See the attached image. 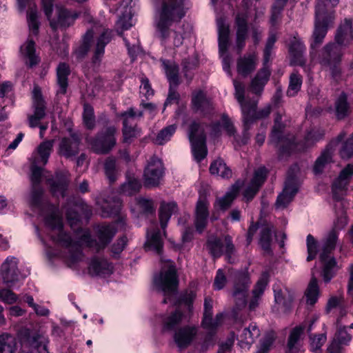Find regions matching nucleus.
<instances>
[{
    "instance_id": "nucleus-1",
    "label": "nucleus",
    "mask_w": 353,
    "mask_h": 353,
    "mask_svg": "<svg viewBox=\"0 0 353 353\" xmlns=\"http://www.w3.org/2000/svg\"><path fill=\"white\" fill-rule=\"evenodd\" d=\"M45 223L50 229L48 235L52 241L66 250L65 260L70 267L83 259V245L99 251L107 246L117 232L114 225L102 224L96 230L98 241L92 238L89 230L83 229L77 230L72 237L63 230L61 216L54 207L46 216Z\"/></svg>"
},
{
    "instance_id": "nucleus-2",
    "label": "nucleus",
    "mask_w": 353,
    "mask_h": 353,
    "mask_svg": "<svg viewBox=\"0 0 353 353\" xmlns=\"http://www.w3.org/2000/svg\"><path fill=\"white\" fill-rule=\"evenodd\" d=\"M283 114L278 112L274 118L270 141L279 147L283 152H290L293 150H301L312 146L315 142L319 141L324 135V132L320 130H312L308 132L304 139L303 145H295L294 140H290L283 137L285 124L281 123Z\"/></svg>"
},
{
    "instance_id": "nucleus-3",
    "label": "nucleus",
    "mask_w": 353,
    "mask_h": 353,
    "mask_svg": "<svg viewBox=\"0 0 353 353\" xmlns=\"http://www.w3.org/2000/svg\"><path fill=\"white\" fill-rule=\"evenodd\" d=\"M353 176V164H348L343 169L339 176L332 183V190L333 197L336 200L334 208L336 210V219L334 221L332 230H340L347 224V218L344 208L347 205L346 201L342 196L347 189L350 179Z\"/></svg>"
},
{
    "instance_id": "nucleus-4",
    "label": "nucleus",
    "mask_w": 353,
    "mask_h": 353,
    "mask_svg": "<svg viewBox=\"0 0 353 353\" xmlns=\"http://www.w3.org/2000/svg\"><path fill=\"white\" fill-rule=\"evenodd\" d=\"M185 14L183 0H161L155 10V23L163 40L168 38L169 28Z\"/></svg>"
},
{
    "instance_id": "nucleus-5",
    "label": "nucleus",
    "mask_w": 353,
    "mask_h": 353,
    "mask_svg": "<svg viewBox=\"0 0 353 353\" xmlns=\"http://www.w3.org/2000/svg\"><path fill=\"white\" fill-rule=\"evenodd\" d=\"M196 296L195 288H190L181 296L178 307L171 314L163 319V329L164 331L174 330L186 318L187 314L192 310V303Z\"/></svg>"
},
{
    "instance_id": "nucleus-6",
    "label": "nucleus",
    "mask_w": 353,
    "mask_h": 353,
    "mask_svg": "<svg viewBox=\"0 0 353 353\" xmlns=\"http://www.w3.org/2000/svg\"><path fill=\"white\" fill-rule=\"evenodd\" d=\"M325 2H317L316 6V18L310 41V48L312 49L319 47L323 42L328 28L334 23V12H325Z\"/></svg>"
},
{
    "instance_id": "nucleus-7",
    "label": "nucleus",
    "mask_w": 353,
    "mask_h": 353,
    "mask_svg": "<svg viewBox=\"0 0 353 353\" xmlns=\"http://www.w3.org/2000/svg\"><path fill=\"white\" fill-rule=\"evenodd\" d=\"M154 284L160 291L163 292L165 298L163 303H167L170 296L176 292L179 281L174 263L170 260L165 261V265L158 276L154 278Z\"/></svg>"
},
{
    "instance_id": "nucleus-8",
    "label": "nucleus",
    "mask_w": 353,
    "mask_h": 353,
    "mask_svg": "<svg viewBox=\"0 0 353 353\" xmlns=\"http://www.w3.org/2000/svg\"><path fill=\"white\" fill-rule=\"evenodd\" d=\"M337 239V232L332 230L325 236L321 248L320 260L323 263V278L325 283L330 282L334 275L336 262L330 254L336 247Z\"/></svg>"
},
{
    "instance_id": "nucleus-9",
    "label": "nucleus",
    "mask_w": 353,
    "mask_h": 353,
    "mask_svg": "<svg viewBox=\"0 0 353 353\" xmlns=\"http://www.w3.org/2000/svg\"><path fill=\"white\" fill-rule=\"evenodd\" d=\"M276 41V35L271 32L268 38L263 54V68L261 69L251 82V89L255 94H261L268 82L270 71L268 66L272 54V50Z\"/></svg>"
},
{
    "instance_id": "nucleus-10",
    "label": "nucleus",
    "mask_w": 353,
    "mask_h": 353,
    "mask_svg": "<svg viewBox=\"0 0 353 353\" xmlns=\"http://www.w3.org/2000/svg\"><path fill=\"white\" fill-rule=\"evenodd\" d=\"M41 3L43 12L50 21V26L53 29H56L59 26L67 28L72 25L78 17L77 13H72L63 8H57V19H52L51 17L54 8L53 0H41Z\"/></svg>"
},
{
    "instance_id": "nucleus-11",
    "label": "nucleus",
    "mask_w": 353,
    "mask_h": 353,
    "mask_svg": "<svg viewBox=\"0 0 353 353\" xmlns=\"http://www.w3.org/2000/svg\"><path fill=\"white\" fill-rule=\"evenodd\" d=\"M251 283L248 271L236 272L233 281L232 296L236 310L246 306L248 292Z\"/></svg>"
},
{
    "instance_id": "nucleus-12",
    "label": "nucleus",
    "mask_w": 353,
    "mask_h": 353,
    "mask_svg": "<svg viewBox=\"0 0 353 353\" xmlns=\"http://www.w3.org/2000/svg\"><path fill=\"white\" fill-rule=\"evenodd\" d=\"M32 108L33 114L28 116L29 125L30 128L39 127L40 137L43 138L48 123L40 125L41 120L46 117V103L38 87H35L32 92Z\"/></svg>"
},
{
    "instance_id": "nucleus-13",
    "label": "nucleus",
    "mask_w": 353,
    "mask_h": 353,
    "mask_svg": "<svg viewBox=\"0 0 353 353\" xmlns=\"http://www.w3.org/2000/svg\"><path fill=\"white\" fill-rule=\"evenodd\" d=\"M116 133L117 128L114 126H109L104 131L98 133L94 139L87 138L86 141L94 152L107 154L116 145Z\"/></svg>"
},
{
    "instance_id": "nucleus-14",
    "label": "nucleus",
    "mask_w": 353,
    "mask_h": 353,
    "mask_svg": "<svg viewBox=\"0 0 353 353\" xmlns=\"http://www.w3.org/2000/svg\"><path fill=\"white\" fill-rule=\"evenodd\" d=\"M342 47L337 43H330L325 45L321 51L320 63L330 68L334 77L339 73L336 65L340 63L341 59Z\"/></svg>"
},
{
    "instance_id": "nucleus-15",
    "label": "nucleus",
    "mask_w": 353,
    "mask_h": 353,
    "mask_svg": "<svg viewBox=\"0 0 353 353\" xmlns=\"http://www.w3.org/2000/svg\"><path fill=\"white\" fill-rule=\"evenodd\" d=\"M216 23L219 34V53L220 56L222 57L223 68L224 71H225L228 74V75L231 77V58L227 54L230 34L229 26L225 23V19L223 18L217 19Z\"/></svg>"
},
{
    "instance_id": "nucleus-16",
    "label": "nucleus",
    "mask_w": 353,
    "mask_h": 353,
    "mask_svg": "<svg viewBox=\"0 0 353 353\" xmlns=\"http://www.w3.org/2000/svg\"><path fill=\"white\" fill-rule=\"evenodd\" d=\"M189 139L192 145V151L196 161L200 162L207 155L205 135L199 124L193 123L190 128Z\"/></svg>"
},
{
    "instance_id": "nucleus-17",
    "label": "nucleus",
    "mask_w": 353,
    "mask_h": 353,
    "mask_svg": "<svg viewBox=\"0 0 353 353\" xmlns=\"http://www.w3.org/2000/svg\"><path fill=\"white\" fill-rule=\"evenodd\" d=\"M164 168L161 160L152 157L148 161L143 172V185L146 188L156 187L159 185L163 176Z\"/></svg>"
},
{
    "instance_id": "nucleus-18",
    "label": "nucleus",
    "mask_w": 353,
    "mask_h": 353,
    "mask_svg": "<svg viewBox=\"0 0 353 353\" xmlns=\"http://www.w3.org/2000/svg\"><path fill=\"white\" fill-rule=\"evenodd\" d=\"M19 260L10 256L2 263L0 274L3 283L8 287H12L19 279V270L18 269Z\"/></svg>"
},
{
    "instance_id": "nucleus-19",
    "label": "nucleus",
    "mask_w": 353,
    "mask_h": 353,
    "mask_svg": "<svg viewBox=\"0 0 353 353\" xmlns=\"http://www.w3.org/2000/svg\"><path fill=\"white\" fill-rule=\"evenodd\" d=\"M47 338L42 335H30L22 340L21 350L19 353H49Z\"/></svg>"
},
{
    "instance_id": "nucleus-20",
    "label": "nucleus",
    "mask_w": 353,
    "mask_h": 353,
    "mask_svg": "<svg viewBox=\"0 0 353 353\" xmlns=\"http://www.w3.org/2000/svg\"><path fill=\"white\" fill-rule=\"evenodd\" d=\"M223 314L219 313L212 319V301L210 298H205L204 301V312L202 321V326L209 333H213L223 322Z\"/></svg>"
},
{
    "instance_id": "nucleus-21",
    "label": "nucleus",
    "mask_w": 353,
    "mask_h": 353,
    "mask_svg": "<svg viewBox=\"0 0 353 353\" xmlns=\"http://www.w3.org/2000/svg\"><path fill=\"white\" fill-rule=\"evenodd\" d=\"M233 84L235 89V97L241 105L245 121L248 122L250 119V115H253V114H254L256 101H250L244 99L245 88L242 83L234 79Z\"/></svg>"
},
{
    "instance_id": "nucleus-22",
    "label": "nucleus",
    "mask_w": 353,
    "mask_h": 353,
    "mask_svg": "<svg viewBox=\"0 0 353 353\" xmlns=\"http://www.w3.org/2000/svg\"><path fill=\"white\" fill-rule=\"evenodd\" d=\"M17 1L19 12H23L26 8H28L27 20L30 31L31 34L37 35L39 32V23L36 6L32 3V0H17Z\"/></svg>"
},
{
    "instance_id": "nucleus-23",
    "label": "nucleus",
    "mask_w": 353,
    "mask_h": 353,
    "mask_svg": "<svg viewBox=\"0 0 353 353\" xmlns=\"http://www.w3.org/2000/svg\"><path fill=\"white\" fill-rule=\"evenodd\" d=\"M80 139L76 134L70 137H63L60 141L57 152L66 159L76 156L79 152Z\"/></svg>"
},
{
    "instance_id": "nucleus-24",
    "label": "nucleus",
    "mask_w": 353,
    "mask_h": 353,
    "mask_svg": "<svg viewBox=\"0 0 353 353\" xmlns=\"http://www.w3.org/2000/svg\"><path fill=\"white\" fill-rule=\"evenodd\" d=\"M298 191V186L293 176H289L285 182V188L276 199L277 208L283 209L292 201Z\"/></svg>"
},
{
    "instance_id": "nucleus-25",
    "label": "nucleus",
    "mask_w": 353,
    "mask_h": 353,
    "mask_svg": "<svg viewBox=\"0 0 353 353\" xmlns=\"http://www.w3.org/2000/svg\"><path fill=\"white\" fill-rule=\"evenodd\" d=\"M267 172V170L264 167H261L255 170L250 183L243 192V196L247 201L252 200L258 192L259 188L265 181Z\"/></svg>"
},
{
    "instance_id": "nucleus-26",
    "label": "nucleus",
    "mask_w": 353,
    "mask_h": 353,
    "mask_svg": "<svg viewBox=\"0 0 353 353\" xmlns=\"http://www.w3.org/2000/svg\"><path fill=\"white\" fill-rule=\"evenodd\" d=\"M305 46L296 36H294L289 45V53L291 58V64L303 66L305 63L304 53Z\"/></svg>"
},
{
    "instance_id": "nucleus-27",
    "label": "nucleus",
    "mask_w": 353,
    "mask_h": 353,
    "mask_svg": "<svg viewBox=\"0 0 353 353\" xmlns=\"http://www.w3.org/2000/svg\"><path fill=\"white\" fill-rule=\"evenodd\" d=\"M353 41V21L345 19L335 34V41L341 46H347Z\"/></svg>"
},
{
    "instance_id": "nucleus-28",
    "label": "nucleus",
    "mask_w": 353,
    "mask_h": 353,
    "mask_svg": "<svg viewBox=\"0 0 353 353\" xmlns=\"http://www.w3.org/2000/svg\"><path fill=\"white\" fill-rule=\"evenodd\" d=\"M268 273L263 272L255 284L252 291V296L248 303L250 310H254L259 305L261 297L268 283Z\"/></svg>"
},
{
    "instance_id": "nucleus-29",
    "label": "nucleus",
    "mask_w": 353,
    "mask_h": 353,
    "mask_svg": "<svg viewBox=\"0 0 353 353\" xmlns=\"http://www.w3.org/2000/svg\"><path fill=\"white\" fill-rule=\"evenodd\" d=\"M208 203L205 199H199L195 210V228L198 232L201 233L208 223Z\"/></svg>"
},
{
    "instance_id": "nucleus-30",
    "label": "nucleus",
    "mask_w": 353,
    "mask_h": 353,
    "mask_svg": "<svg viewBox=\"0 0 353 353\" xmlns=\"http://www.w3.org/2000/svg\"><path fill=\"white\" fill-rule=\"evenodd\" d=\"M192 105L195 112L203 114L210 112L213 109L211 100L202 90H196L192 93Z\"/></svg>"
},
{
    "instance_id": "nucleus-31",
    "label": "nucleus",
    "mask_w": 353,
    "mask_h": 353,
    "mask_svg": "<svg viewBox=\"0 0 353 353\" xmlns=\"http://www.w3.org/2000/svg\"><path fill=\"white\" fill-rule=\"evenodd\" d=\"M257 61L255 53H250L240 57L236 63L237 72L243 77L248 76L256 69Z\"/></svg>"
},
{
    "instance_id": "nucleus-32",
    "label": "nucleus",
    "mask_w": 353,
    "mask_h": 353,
    "mask_svg": "<svg viewBox=\"0 0 353 353\" xmlns=\"http://www.w3.org/2000/svg\"><path fill=\"white\" fill-rule=\"evenodd\" d=\"M54 143V140H46L41 142L32 153L30 160L46 165L52 152Z\"/></svg>"
},
{
    "instance_id": "nucleus-33",
    "label": "nucleus",
    "mask_w": 353,
    "mask_h": 353,
    "mask_svg": "<svg viewBox=\"0 0 353 353\" xmlns=\"http://www.w3.org/2000/svg\"><path fill=\"white\" fill-rule=\"evenodd\" d=\"M197 333L195 327H184L177 330L174 335V340L179 348L188 347Z\"/></svg>"
},
{
    "instance_id": "nucleus-34",
    "label": "nucleus",
    "mask_w": 353,
    "mask_h": 353,
    "mask_svg": "<svg viewBox=\"0 0 353 353\" xmlns=\"http://www.w3.org/2000/svg\"><path fill=\"white\" fill-rule=\"evenodd\" d=\"M236 46L239 52H241L245 44L248 34L247 16L239 14L236 17Z\"/></svg>"
},
{
    "instance_id": "nucleus-35",
    "label": "nucleus",
    "mask_w": 353,
    "mask_h": 353,
    "mask_svg": "<svg viewBox=\"0 0 353 353\" xmlns=\"http://www.w3.org/2000/svg\"><path fill=\"white\" fill-rule=\"evenodd\" d=\"M21 55L26 59V63L30 67H33L40 61L39 57L36 54L35 42L29 37L27 41L21 46Z\"/></svg>"
},
{
    "instance_id": "nucleus-36",
    "label": "nucleus",
    "mask_w": 353,
    "mask_h": 353,
    "mask_svg": "<svg viewBox=\"0 0 353 353\" xmlns=\"http://www.w3.org/2000/svg\"><path fill=\"white\" fill-rule=\"evenodd\" d=\"M113 266L105 259L94 257L89 265V271L96 275L110 274L112 272Z\"/></svg>"
},
{
    "instance_id": "nucleus-37",
    "label": "nucleus",
    "mask_w": 353,
    "mask_h": 353,
    "mask_svg": "<svg viewBox=\"0 0 353 353\" xmlns=\"http://www.w3.org/2000/svg\"><path fill=\"white\" fill-rule=\"evenodd\" d=\"M111 40V31L105 30L97 38L94 48V56L92 58L94 63H99L103 56L105 46Z\"/></svg>"
},
{
    "instance_id": "nucleus-38",
    "label": "nucleus",
    "mask_w": 353,
    "mask_h": 353,
    "mask_svg": "<svg viewBox=\"0 0 353 353\" xmlns=\"http://www.w3.org/2000/svg\"><path fill=\"white\" fill-rule=\"evenodd\" d=\"M260 335V330L255 324H250L248 327H245L239 335V345L242 348H249Z\"/></svg>"
},
{
    "instance_id": "nucleus-39",
    "label": "nucleus",
    "mask_w": 353,
    "mask_h": 353,
    "mask_svg": "<svg viewBox=\"0 0 353 353\" xmlns=\"http://www.w3.org/2000/svg\"><path fill=\"white\" fill-rule=\"evenodd\" d=\"M319 296L320 290L318 281L314 273H312L311 279L305 292L306 303L308 305H314L317 302Z\"/></svg>"
},
{
    "instance_id": "nucleus-40",
    "label": "nucleus",
    "mask_w": 353,
    "mask_h": 353,
    "mask_svg": "<svg viewBox=\"0 0 353 353\" xmlns=\"http://www.w3.org/2000/svg\"><path fill=\"white\" fill-rule=\"evenodd\" d=\"M48 183L54 194L61 195L62 197L65 196V191L68 186V180L65 177L57 174L54 178L48 179Z\"/></svg>"
},
{
    "instance_id": "nucleus-41",
    "label": "nucleus",
    "mask_w": 353,
    "mask_h": 353,
    "mask_svg": "<svg viewBox=\"0 0 353 353\" xmlns=\"http://www.w3.org/2000/svg\"><path fill=\"white\" fill-rule=\"evenodd\" d=\"M17 347L15 336L8 333L0 335V353H15Z\"/></svg>"
},
{
    "instance_id": "nucleus-42",
    "label": "nucleus",
    "mask_w": 353,
    "mask_h": 353,
    "mask_svg": "<svg viewBox=\"0 0 353 353\" xmlns=\"http://www.w3.org/2000/svg\"><path fill=\"white\" fill-rule=\"evenodd\" d=\"M70 74L69 66L65 63H60L57 68V82L59 86L58 93L64 94L68 87V77Z\"/></svg>"
},
{
    "instance_id": "nucleus-43",
    "label": "nucleus",
    "mask_w": 353,
    "mask_h": 353,
    "mask_svg": "<svg viewBox=\"0 0 353 353\" xmlns=\"http://www.w3.org/2000/svg\"><path fill=\"white\" fill-rule=\"evenodd\" d=\"M121 207V201L119 199L112 197L109 200H105L101 205V215L108 217L119 212Z\"/></svg>"
},
{
    "instance_id": "nucleus-44",
    "label": "nucleus",
    "mask_w": 353,
    "mask_h": 353,
    "mask_svg": "<svg viewBox=\"0 0 353 353\" xmlns=\"http://www.w3.org/2000/svg\"><path fill=\"white\" fill-rule=\"evenodd\" d=\"M177 210L176 204L174 202L163 203L159 209V219L161 228L165 229L173 213Z\"/></svg>"
},
{
    "instance_id": "nucleus-45",
    "label": "nucleus",
    "mask_w": 353,
    "mask_h": 353,
    "mask_svg": "<svg viewBox=\"0 0 353 353\" xmlns=\"http://www.w3.org/2000/svg\"><path fill=\"white\" fill-rule=\"evenodd\" d=\"M305 326L303 325H297L292 329L288 337L287 344L289 351L294 352L298 349L301 336H303Z\"/></svg>"
},
{
    "instance_id": "nucleus-46",
    "label": "nucleus",
    "mask_w": 353,
    "mask_h": 353,
    "mask_svg": "<svg viewBox=\"0 0 353 353\" xmlns=\"http://www.w3.org/2000/svg\"><path fill=\"white\" fill-rule=\"evenodd\" d=\"M162 65L170 85L176 86L179 84V67L172 61H162Z\"/></svg>"
},
{
    "instance_id": "nucleus-47",
    "label": "nucleus",
    "mask_w": 353,
    "mask_h": 353,
    "mask_svg": "<svg viewBox=\"0 0 353 353\" xmlns=\"http://www.w3.org/2000/svg\"><path fill=\"white\" fill-rule=\"evenodd\" d=\"M210 172L212 174H216L223 179H228L232 176V170L221 159H217L211 163Z\"/></svg>"
},
{
    "instance_id": "nucleus-48",
    "label": "nucleus",
    "mask_w": 353,
    "mask_h": 353,
    "mask_svg": "<svg viewBox=\"0 0 353 353\" xmlns=\"http://www.w3.org/2000/svg\"><path fill=\"white\" fill-rule=\"evenodd\" d=\"M145 248L147 250H153L157 254H161L163 248V243L159 230L154 231L150 236L148 233Z\"/></svg>"
},
{
    "instance_id": "nucleus-49",
    "label": "nucleus",
    "mask_w": 353,
    "mask_h": 353,
    "mask_svg": "<svg viewBox=\"0 0 353 353\" xmlns=\"http://www.w3.org/2000/svg\"><path fill=\"white\" fill-rule=\"evenodd\" d=\"M239 187L236 185L232 186L231 189L221 198L216 200L215 205L221 210H225L228 208L233 200L236 196Z\"/></svg>"
},
{
    "instance_id": "nucleus-50",
    "label": "nucleus",
    "mask_w": 353,
    "mask_h": 353,
    "mask_svg": "<svg viewBox=\"0 0 353 353\" xmlns=\"http://www.w3.org/2000/svg\"><path fill=\"white\" fill-rule=\"evenodd\" d=\"M302 82V77L297 72H292L290 76L287 95L288 97H294L300 90Z\"/></svg>"
},
{
    "instance_id": "nucleus-51",
    "label": "nucleus",
    "mask_w": 353,
    "mask_h": 353,
    "mask_svg": "<svg viewBox=\"0 0 353 353\" xmlns=\"http://www.w3.org/2000/svg\"><path fill=\"white\" fill-rule=\"evenodd\" d=\"M332 155L329 149L324 150L321 156L316 160L314 165V172L321 174L325 166L332 161Z\"/></svg>"
},
{
    "instance_id": "nucleus-52",
    "label": "nucleus",
    "mask_w": 353,
    "mask_h": 353,
    "mask_svg": "<svg viewBox=\"0 0 353 353\" xmlns=\"http://www.w3.org/2000/svg\"><path fill=\"white\" fill-rule=\"evenodd\" d=\"M141 187V184L138 179L128 178L120 188V191L125 195H132L138 192Z\"/></svg>"
},
{
    "instance_id": "nucleus-53",
    "label": "nucleus",
    "mask_w": 353,
    "mask_h": 353,
    "mask_svg": "<svg viewBox=\"0 0 353 353\" xmlns=\"http://www.w3.org/2000/svg\"><path fill=\"white\" fill-rule=\"evenodd\" d=\"M223 245L221 239L216 236H211L207 242V248L214 258L221 256L223 252Z\"/></svg>"
},
{
    "instance_id": "nucleus-54",
    "label": "nucleus",
    "mask_w": 353,
    "mask_h": 353,
    "mask_svg": "<svg viewBox=\"0 0 353 353\" xmlns=\"http://www.w3.org/2000/svg\"><path fill=\"white\" fill-rule=\"evenodd\" d=\"M349 112V104L347 96L342 93L336 101V115L339 119L345 118Z\"/></svg>"
},
{
    "instance_id": "nucleus-55",
    "label": "nucleus",
    "mask_w": 353,
    "mask_h": 353,
    "mask_svg": "<svg viewBox=\"0 0 353 353\" xmlns=\"http://www.w3.org/2000/svg\"><path fill=\"white\" fill-rule=\"evenodd\" d=\"M176 129L175 125H170L163 128L157 135L154 142L157 145H163L170 141Z\"/></svg>"
},
{
    "instance_id": "nucleus-56",
    "label": "nucleus",
    "mask_w": 353,
    "mask_h": 353,
    "mask_svg": "<svg viewBox=\"0 0 353 353\" xmlns=\"http://www.w3.org/2000/svg\"><path fill=\"white\" fill-rule=\"evenodd\" d=\"M83 121L85 127L89 130H92L95 126V116L93 108L85 104L83 106Z\"/></svg>"
},
{
    "instance_id": "nucleus-57",
    "label": "nucleus",
    "mask_w": 353,
    "mask_h": 353,
    "mask_svg": "<svg viewBox=\"0 0 353 353\" xmlns=\"http://www.w3.org/2000/svg\"><path fill=\"white\" fill-rule=\"evenodd\" d=\"M310 346L312 352L315 353H321V347L326 341L325 333L313 335L310 334Z\"/></svg>"
},
{
    "instance_id": "nucleus-58",
    "label": "nucleus",
    "mask_w": 353,
    "mask_h": 353,
    "mask_svg": "<svg viewBox=\"0 0 353 353\" xmlns=\"http://www.w3.org/2000/svg\"><path fill=\"white\" fill-rule=\"evenodd\" d=\"M105 173L110 183L117 180V172L116 169V161L113 158H108L104 164Z\"/></svg>"
},
{
    "instance_id": "nucleus-59",
    "label": "nucleus",
    "mask_w": 353,
    "mask_h": 353,
    "mask_svg": "<svg viewBox=\"0 0 353 353\" xmlns=\"http://www.w3.org/2000/svg\"><path fill=\"white\" fill-rule=\"evenodd\" d=\"M288 0H275L272 6L271 23L275 25L281 18V14Z\"/></svg>"
},
{
    "instance_id": "nucleus-60",
    "label": "nucleus",
    "mask_w": 353,
    "mask_h": 353,
    "mask_svg": "<svg viewBox=\"0 0 353 353\" xmlns=\"http://www.w3.org/2000/svg\"><path fill=\"white\" fill-rule=\"evenodd\" d=\"M274 339V333L268 332L260 341L257 353H267L272 346Z\"/></svg>"
},
{
    "instance_id": "nucleus-61",
    "label": "nucleus",
    "mask_w": 353,
    "mask_h": 353,
    "mask_svg": "<svg viewBox=\"0 0 353 353\" xmlns=\"http://www.w3.org/2000/svg\"><path fill=\"white\" fill-rule=\"evenodd\" d=\"M93 30H89L86 32L83 37L82 45L76 51L78 57H83L89 51L90 48V42L93 37Z\"/></svg>"
},
{
    "instance_id": "nucleus-62",
    "label": "nucleus",
    "mask_w": 353,
    "mask_h": 353,
    "mask_svg": "<svg viewBox=\"0 0 353 353\" xmlns=\"http://www.w3.org/2000/svg\"><path fill=\"white\" fill-rule=\"evenodd\" d=\"M143 114L142 111L136 112L132 108H129L121 114V117L123 119V126H132L135 117H142Z\"/></svg>"
},
{
    "instance_id": "nucleus-63",
    "label": "nucleus",
    "mask_w": 353,
    "mask_h": 353,
    "mask_svg": "<svg viewBox=\"0 0 353 353\" xmlns=\"http://www.w3.org/2000/svg\"><path fill=\"white\" fill-rule=\"evenodd\" d=\"M141 135V130L136 126H123V142L130 143L134 139Z\"/></svg>"
},
{
    "instance_id": "nucleus-64",
    "label": "nucleus",
    "mask_w": 353,
    "mask_h": 353,
    "mask_svg": "<svg viewBox=\"0 0 353 353\" xmlns=\"http://www.w3.org/2000/svg\"><path fill=\"white\" fill-rule=\"evenodd\" d=\"M271 239V229L269 227L263 228L261 231V238L259 240V243L264 250L268 252L270 251Z\"/></svg>"
}]
</instances>
